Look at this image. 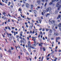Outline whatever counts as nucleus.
<instances>
[{
    "instance_id": "nucleus-60",
    "label": "nucleus",
    "mask_w": 61,
    "mask_h": 61,
    "mask_svg": "<svg viewBox=\"0 0 61 61\" xmlns=\"http://www.w3.org/2000/svg\"><path fill=\"white\" fill-rule=\"evenodd\" d=\"M28 43L29 44H30V42L29 41Z\"/></svg>"
},
{
    "instance_id": "nucleus-23",
    "label": "nucleus",
    "mask_w": 61,
    "mask_h": 61,
    "mask_svg": "<svg viewBox=\"0 0 61 61\" xmlns=\"http://www.w3.org/2000/svg\"><path fill=\"white\" fill-rule=\"evenodd\" d=\"M43 51H46V49H45V48L44 47L43 48Z\"/></svg>"
},
{
    "instance_id": "nucleus-28",
    "label": "nucleus",
    "mask_w": 61,
    "mask_h": 61,
    "mask_svg": "<svg viewBox=\"0 0 61 61\" xmlns=\"http://www.w3.org/2000/svg\"><path fill=\"white\" fill-rule=\"evenodd\" d=\"M32 38L33 39H36V38H35V37H32Z\"/></svg>"
},
{
    "instance_id": "nucleus-64",
    "label": "nucleus",
    "mask_w": 61,
    "mask_h": 61,
    "mask_svg": "<svg viewBox=\"0 0 61 61\" xmlns=\"http://www.w3.org/2000/svg\"><path fill=\"white\" fill-rule=\"evenodd\" d=\"M11 50H13L14 49L12 47H11Z\"/></svg>"
},
{
    "instance_id": "nucleus-22",
    "label": "nucleus",
    "mask_w": 61,
    "mask_h": 61,
    "mask_svg": "<svg viewBox=\"0 0 61 61\" xmlns=\"http://www.w3.org/2000/svg\"><path fill=\"white\" fill-rule=\"evenodd\" d=\"M34 12L35 14H36V13L37 12V11L36 10H34Z\"/></svg>"
},
{
    "instance_id": "nucleus-34",
    "label": "nucleus",
    "mask_w": 61,
    "mask_h": 61,
    "mask_svg": "<svg viewBox=\"0 0 61 61\" xmlns=\"http://www.w3.org/2000/svg\"><path fill=\"white\" fill-rule=\"evenodd\" d=\"M23 51L24 52H25L26 51V50L25 49H23Z\"/></svg>"
},
{
    "instance_id": "nucleus-2",
    "label": "nucleus",
    "mask_w": 61,
    "mask_h": 61,
    "mask_svg": "<svg viewBox=\"0 0 61 61\" xmlns=\"http://www.w3.org/2000/svg\"><path fill=\"white\" fill-rule=\"evenodd\" d=\"M59 2H58L56 4V6L57 7H61V5H59Z\"/></svg>"
},
{
    "instance_id": "nucleus-44",
    "label": "nucleus",
    "mask_w": 61,
    "mask_h": 61,
    "mask_svg": "<svg viewBox=\"0 0 61 61\" xmlns=\"http://www.w3.org/2000/svg\"><path fill=\"white\" fill-rule=\"evenodd\" d=\"M18 4L19 6H21V4H19L18 3Z\"/></svg>"
},
{
    "instance_id": "nucleus-59",
    "label": "nucleus",
    "mask_w": 61,
    "mask_h": 61,
    "mask_svg": "<svg viewBox=\"0 0 61 61\" xmlns=\"http://www.w3.org/2000/svg\"><path fill=\"white\" fill-rule=\"evenodd\" d=\"M59 52H61V50L60 49L58 51Z\"/></svg>"
},
{
    "instance_id": "nucleus-49",
    "label": "nucleus",
    "mask_w": 61,
    "mask_h": 61,
    "mask_svg": "<svg viewBox=\"0 0 61 61\" xmlns=\"http://www.w3.org/2000/svg\"><path fill=\"white\" fill-rule=\"evenodd\" d=\"M8 15H9V16H10V17H11H11H12V16H11L9 14H8Z\"/></svg>"
},
{
    "instance_id": "nucleus-57",
    "label": "nucleus",
    "mask_w": 61,
    "mask_h": 61,
    "mask_svg": "<svg viewBox=\"0 0 61 61\" xmlns=\"http://www.w3.org/2000/svg\"><path fill=\"white\" fill-rule=\"evenodd\" d=\"M37 8H38L39 9V8H40V6H38L37 7Z\"/></svg>"
},
{
    "instance_id": "nucleus-38",
    "label": "nucleus",
    "mask_w": 61,
    "mask_h": 61,
    "mask_svg": "<svg viewBox=\"0 0 61 61\" xmlns=\"http://www.w3.org/2000/svg\"><path fill=\"white\" fill-rule=\"evenodd\" d=\"M27 39H28V40H29V37H27Z\"/></svg>"
},
{
    "instance_id": "nucleus-31",
    "label": "nucleus",
    "mask_w": 61,
    "mask_h": 61,
    "mask_svg": "<svg viewBox=\"0 0 61 61\" xmlns=\"http://www.w3.org/2000/svg\"><path fill=\"white\" fill-rule=\"evenodd\" d=\"M49 13H50V14H52V11H49Z\"/></svg>"
},
{
    "instance_id": "nucleus-55",
    "label": "nucleus",
    "mask_w": 61,
    "mask_h": 61,
    "mask_svg": "<svg viewBox=\"0 0 61 61\" xmlns=\"http://www.w3.org/2000/svg\"><path fill=\"white\" fill-rule=\"evenodd\" d=\"M43 40H45V39L44 37H43Z\"/></svg>"
},
{
    "instance_id": "nucleus-15",
    "label": "nucleus",
    "mask_w": 61,
    "mask_h": 61,
    "mask_svg": "<svg viewBox=\"0 0 61 61\" xmlns=\"http://www.w3.org/2000/svg\"><path fill=\"white\" fill-rule=\"evenodd\" d=\"M8 28L10 31H11V28H10V27H9V26H8Z\"/></svg>"
},
{
    "instance_id": "nucleus-20",
    "label": "nucleus",
    "mask_w": 61,
    "mask_h": 61,
    "mask_svg": "<svg viewBox=\"0 0 61 61\" xmlns=\"http://www.w3.org/2000/svg\"><path fill=\"white\" fill-rule=\"evenodd\" d=\"M56 39L57 40H59V39H60V37H57Z\"/></svg>"
},
{
    "instance_id": "nucleus-3",
    "label": "nucleus",
    "mask_w": 61,
    "mask_h": 61,
    "mask_svg": "<svg viewBox=\"0 0 61 61\" xmlns=\"http://www.w3.org/2000/svg\"><path fill=\"white\" fill-rule=\"evenodd\" d=\"M33 7H34V5L32 4L30 5V8L31 11L33 10Z\"/></svg>"
},
{
    "instance_id": "nucleus-17",
    "label": "nucleus",
    "mask_w": 61,
    "mask_h": 61,
    "mask_svg": "<svg viewBox=\"0 0 61 61\" xmlns=\"http://www.w3.org/2000/svg\"><path fill=\"white\" fill-rule=\"evenodd\" d=\"M46 31H48L49 30H50V29H46Z\"/></svg>"
},
{
    "instance_id": "nucleus-1",
    "label": "nucleus",
    "mask_w": 61,
    "mask_h": 61,
    "mask_svg": "<svg viewBox=\"0 0 61 61\" xmlns=\"http://www.w3.org/2000/svg\"><path fill=\"white\" fill-rule=\"evenodd\" d=\"M50 10H51V8L49 7L46 9V12H48L49 11H50Z\"/></svg>"
},
{
    "instance_id": "nucleus-40",
    "label": "nucleus",
    "mask_w": 61,
    "mask_h": 61,
    "mask_svg": "<svg viewBox=\"0 0 61 61\" xmlns=\"http://www.w3.org/2000/svg\"><path fill=\"white\" fill-rule=\"evenodd\" d=\"M55 52H57V50L55 49Z\"/></svg>"
},
{
    "instance_id": "nucleus-6",
    "label": "nucleus",
    "mask_w": 61,
    "mask_h": 61,
    "mask_svg": "<svg viewBox=\"0 0 61 61\" xmlns=\"http://www.w3.org/2000/svg\"><path fill=\"white\" fill-rule=\"evenodd\" d=\"M26 7L27 8H29L30 7L29 6V5L28 3H26L25 4Z\"/></svg>"
},
{
    "instance_id": "nucleus-11",
    "label": "nucleus",
    "mask_w": 61,
    "mask_h": 61,
    "mask_svg": "<svg viewBox=\"0 0 61 61\" xmlns=\"http://www.w3.org/2000/svg\"><path fill=\"white\" fill-rule=\"evenodd\" d=\"M49 23L50 25H53V23L52 22V21H49Z\"/></svg>"
},
{
    "instance_id": "nucleus-63",
    "label": "nucleus",
    "mask_w": 61,
    "mask_h": 61,
    "mask_svg": "<svg viewBox=\"0 0 61 61\" xmlns=\"http://www.w3.org/2000/svg\"><path fill=\"white\" fill-rule=\"evenodd\" d=\"M54 38H51V40H54Z\"/></svg>"
},
{
    "instance_id": "nucleus-24",
    "label": "nucleus",
    "mask_w": 61,
    "mask_h": 61,
    "mask_svg": "<svg viewBox=\"0 0 61 61\" xmlns=\"http://www.w3.org/2000/svg\"><path fill=\"white\" fill-rule=\"evenodd\" d=\"M9 4H8V6H9V5H10V4H11V3H10V2H8Z\"/></svg>"
},
{
    "instance_id": "nucleus-45",
    "label": "nucleus",
    "mask_w": 61,
    "mask_h": 61,
    "mask_svg": "<svg viewBox=\"0 0 61 61\" xmlns=\"http://www.w3.org/2000/svg\"><path fill=\"white\" fill-rule=\"evenodd\" d=\"M40 34H41V35H42V31H40Z\"/></svg>"
},
{
    "instance_id": "nucleus-47",
    "label": "nucleus",
    "mask_w": 61,
    "mask_h": 61,
    "mask_svg": "<svg viewBox=\"0 0 61 61\" xmlns=\"http://www.w3.org/2000/svg\"><path fill=\"white\" fill-rule=\"evenodd\" d=\"M39 31H41L42 30V28H40L39 29Z\"/></svg>"
},
{
    "instance_id": "nucleus-18",
    "label": "nucleus",
    "mask_w": 61,
    "mask_h": 61,
    "mask_svg": "<svg viewBox=\"0 0 61 61\" xmlns=\"http://www.w3.org/2000/svg\"><path fill=\"white\" fill-rule=\"evenodd\" d=\"M49 32H50V33H52V30H51L50 29V30H49Z\"/></svg>"
},
{
    "instance_id": "nucleus-43",
    "label": "nucleus",
    "mask_w": 61,
    "mask_h": 61,
    "mask_svg": "<svg viewBox=\"0 0 61 61\" xmlns=\"http://www.w3.org/2000/svg\"><path fill=\"white\" fill-rule=\"evenodd\" d=\"M26 60L28 61V58L27 57H26Z\"/></svg>"
},
{
    "instance_id": "nucleus-61",
    "label": "nucleus",
    "mask_w": 61,
    "mask_h": 61,
    "mask_svg": "<svg viewBox=\"0 0 61 61\" xmlns=\"http://www.w3.org/2000/svg\"><path fill=\"white\" fill-rule=\"evenodd\" d=\"M8 22H10V19H8Z\"/></svg>"
},
{
    "instance_id": "nucleus-37",
    "label": "nucleus",
    "mask_w": 61,
    "mask_h": 61,
    "mask_svg": "<svg viewBox=\"0 0 61 61\" xmlns=\"http://www.w3.org/2000/svg\"><path fill=\"white\" fill-rule=\"evenodd\" d=\"M43 59H44V56H43L42 57L41 61H43Z\"/></svg>"
},
{
    "instance_id": "nucleus-32",
    "label": "nucleus",
    "mask_w": 61,
    "mask_h": 61,
    "mask_svg": "<svg viewBox=\"0 0 61 61\" xmlns=\"http://www.w3.org/2000/svg\"><path fill=\"white\" fill-rule=\"evenodd\" d=\"M20 42L21 43H23V41L22 40H21L20 41Z\"/></svg>"
},
{
    "instance_id": "nucleus-27",
    "label": "nucleus",
    "mask_w": 61,
    "mask_h": 61,
    "mask_svg": "<svg viewBox=\"0 0 61 61\" xmlns=\"http://www.w3.org/2000/svg\"><path fill=\"white\" fill-rule=\"evenodd\" d=\"M34 46H36V42L35 43H34Z\"/></svg>"
},
{
    "instance_id": "nucleus-19",
    "label": "nucleus",
    "mask_w": 61,
    "mask_h": 61,
    "mask_svg": "<svg viewBox=\"0 0 61 61\" xmlns=\"http://www.w3.org/2000/svg\"><path fill=\"white\" fill-rule=\"evenodd\" d=\"M56 26L55 27V28L56 29H57V26H58L57 25H56Z\"/></svg>"
},
{
    "instance_id": "nucleus-48",
    "label": "nucleus",
    "mask_w": 61,
    "mask_h": 61,
    "mask_svg": "<svg viewBox=\"0 0 61 61\" xmlns=\"http://www.w3.org/2000/svg\"><path fill=\"white\" fill-rule=\"evenodd\" d=\"M23 2L24 4H25V1L24 0H23Z\"/></svg>"
},
{
    "instance_id": "nucleus-29",
    "label": "nucleus",
    "mask_w": 61,
    "mask_h": 61,
    "mask_svg": "<svg viewBox=\"0 0 61 61\" xmlns=\"http://www.w3.org/2000/svg\"><path fill=\"white\" fill-rule=\"evenodd\" d=\"M56 1V0H52V2H55Z\"/></svg>"
},
{
    "instance_id": "nucleus-54",
    "label": "nucleus",
    "mask_w": 61,
    "mask_h": 61,
    "mask_svg": "<svg viewBox=\"0 0 61 61\" xmlns=\"http://www.w3.org/2000/svg\"><path fill=\"white\" fill-rule=\"evenodd\" d=\"M11 29H15V28L14 27H12L11 28Z\"/></svg>"
},
{
    "instance_id": "nucleus-30",
    "label": "nucleus",
    "mask_w": 61,
    "mask_h": 61,
    "mask_svg": "<svg viewBox=\"0 0 61 61\" xmlns=\"http://www.w3.org/2000/svg\"><path fill=\"white\" fill-rule=\"evenodd\" d=\"M55 24H54V25H52V27H53V28H54V27H55Z\"/></svg>"
},
{
    "instance_id": "nucleus-12",
    "label": "nucleus",
    "mask_w": 61,
    "mask_h": 61,
    "mask_svg": "<svg viewBox=\"0 0 61 61\" xmlns=\"http://www.w3.org/2000/svg\"><path fill=\"white\" fill-rule=\"evenodd\" d=\"M8 53H11V49H9V50L8 51Z\"/></svg>"
},
{
    "instance_id": "nucleus-52",
    "label": "nucleus",
    "mask_w": 61,
    "mask_h": 61,
    "mask_svg": "<svg viewBox=\"0 0 61 61\" xmlns=\"http://www.w3.org/2000/svg\"><path fill=\"white\" fill-rule=\"evenodd\" d=\"M39 46H41V44H40V43L39 44Z\"/></svg>"
},
{
    "instance_id": "nucleus-7",
    "label": "nucleus",
    "mask_w": 61,
    "mask_h": 61,
    "mask_svg": "<svg viewBox=\"0 0 61 61\" xmlns=\"http://www.w3.org/2000/svg\"><path fill=\"white\" fill-rule=\"evenodd\" d=\"M58 27H59V30L61 31V23H60L58 25Z\"/></svg>"
},
{
    "instance_id": "nucleus-26",
    "label": "nucleus",
    "mask_w": 61,
    "mask_h": 61,
    "mask_svg": "<svg viewBox=\"0 0 61 61\" xmlns=\"http://www.w3.org/2000/svg\"><path fill=\"white\" fill-rule=\"evenodd\" d=\"M18 11H21V9L20 8H19V9Z\"/></svg>"
},
{
    "instance_id": "nucleus-8",
    "label": "nucleus",
    "mask_w": 61,
    "mask_h": 61,
    "mask_svg": "<svg viewBox=\"0 0 61 61\" xmlns=\"http://www.w3.org/2000/svg\"><path fill=\"white\" fill-rule=\"evenodd\" d=\"M28 49H31V46H30V45H29V44L28 45Z\"/></svg>"
},
{
    "instance_id": "nucleus-51",
    "label": "nucleus",
    "mask_w": 61,
    "mask_h": 61,
    "mask_svg": "<svg viewBox=\"0 0 61 61\" xmlns=\"http://www.w3.org/2000/svg\"><path fill=\"white\" fill-rule=\"evenodd\" d=\"M22 7H24V6H25V5H22Z\"/></svg>"
},
{
    "instance_id": "nucleus-35",
    "label": "nucleus",
    "mask_w": 61,
    "mask_h": 61,
    "mask_svg": "<svg viewBox=\"0 0 61 61\" xmlns=\"http://www.w3.org/2000/svg\"><path fill=\"white\" fill-rule=\"evenodd\" d=\"M16 38H18V37H19V36L18 35H17L16 36Z\"/></svg>"
},
{
    "instance_id": "nucleus-33",
    "label": "nucleus",
    "mask_w": 61,
    "mask_h": 61,
    "mask_svg": "<svg viewBox=\"0 0 61 61\" xmlns=\"http://www.w3.org/2000/svg\"><path fill=\"white\" fill-rule=\"evenodd\" d=\"M45 28H43L42 30V31H45Z\"/></svg>"
},
{
    "instance_id": "nucleus-56",
    "label": "nucleus",
    "mask_w": 61,
    "mask_h": 61,
    "mask_svg": "<svg viewBox=\"0 0 61 61\" xmlns=\"http://www.w3.org/2000/svg\"><path fill=\"white\" fill-rule=\"evenodd\" d=\"M26 27H27V28L28 27V25H26Z\"/></svg>"
},
{
    "instance_id": "nucleus-62",
    "label": "nucleus",
    "mask_w": 61,
    "mask_h": 61,
    "mask_svg": "<svg viewBox=\"0 0 61 61\" xmlns=\"http://www.w3.org/2000/svg\"><path fill=\"white\" fill-rule=\"evenodd\" d=\"M11 32L12 33V34H13V33H14V31H11Z\"/></svg>"
},
{
    "instance_id": "nucleus-9",
    "label": "nucleus",
    "mask_w": 61,
    "mask_h": 61,
    "mask_svg": "<svg viewBox=\"0 0 61 61\" xmlns=\"http://www.w3.org/2000/svg\"><path fill=\"white\" fill-rule=\"evenodd\" d=\"M52 23L53 24H55V23H56V21L55 20H53L52 21Z\"/></svg>"
},
{
    "instance_id": "nucleus-10",
    "label": "nucleus",
    "mask_w": 61,
    "mask_h": 61,
    "mask_svg": "<svg viewBox=\"0 0 61 61\" xmlns=\"http://www.w3.org/2000/svg\"><path fill=\"white\" fill-rule=\"evenodd\" d=\"M2 14H3V15H4V16H6V15H5V12H2Z\"/></svg>"
},
{
    "instance_id": "nucleus-13",
    "label": "nucleus",
    "mask_w": 61,
    "mask_h": 61,
    "mask_svg": "<svg viewBox=\"0 0 61 61\" xmlns=\"http://www.w3.org/2000/svg\"><path fill=\"white\" fill-rule=\"evenodd\" d=\"M55 59L54 60V61H56V60H57L58 59V58H56L55 57L54 58Z\"/></svg>"
},
{
    "instance_id": "nucleus-21",
    "label": "nucleus",
    "mask_w": 61,
    "mask_h": 61,
    "mask_svg": "<svg viewBox=\"0 0 61 61\" xmlns=\"http://www.w3.org/2000/svg\"><path fill=\"white\" fill-rule=\"evenodd\" d=\"M60 7H58V10H60Z\"/></svg>"
},
{
    "instance_id": "nucleus-42",
    "label": "nucleus",
    "mask_w": 61,
    "mask_h": 61,
    "mask_svg": "<svg viewBox=\"0 0 61 61\" xmlns=\"http://www.w3.org/2000/svg\"><path fill=\"white\" fill-rule=\"evenodd\" d=\"M12 38H13V39H15V37L12 36Z\"/></svg>"
},
{
    "instance_id": "nucleus-53",
    "label": "nucleus",
    "mask_w": 61,
    "mask_h": 61,
    "mask_svg": "<svg viewBox=\"0 0 61 61\" xmlns=\"http://www.w3.org/2000/svg\"><path fill=\"white\" fill-rule=\"evenodd\" d=\"M55 13L56 14H57V11H56Z\"/></svg>"
},
{
    "instance_id": "nucleus-14",
    "label": "nucleus",
    "mask_w": 61,
    "mask_h": 61,
    "mask_svg": "<svg viewBox=\"0 0 61 61\" xmlns=\"http://www.w3.org/2000/svg\"><path fill=\"white\" fill-rule=\"evenodd\" d=\"M61 17V16L60 15H59V16H58L57 19H59V18H60Z\"/></svg>"
},
{
    "instance_id": "nucleus-58",
    "label": "nucleus",
    "mask_w": 61,
    "mask_h": 61,
    "mask_svg": "<svg viewBox=\"0 0 61 61\" xmlns=\"http://www.w3.org/2000/svg\"><path fill=\"white\" fill-rule=\"evenodd\" d=\"M47 4V3H46L45 4V6H46V5Z\"/></svg>"
},
{
    "instance_id": "nucleus-36",
    "label": "nucleus",
    "mask_w": 61,
    "mask_h": 61,
    "mask_svg": "<svg viewBox=\"0 0 61 61\" xmlns=\"http://www.w3.org/2000/svg\"><path fill=\"white\" fill-rule=\"evenodd\" d=\"M19 37L20 39H22V37L21 36H20Z\"/></svg>"
},
{
    "instance_id": "nucleus-39",
    "label": "nucleus",
    "mask_w": 61,
    "mask_h": 61,
    "mask_svg": "<svg viewBox=\"0 0 61 61\" xmlns=\"http://www.w3.org/2000/svg\"><path fill=\"white\" fill-rule=\"evenodd\" d=\"M14 36H15V35H16V34H15V31L14 32Z\"/></svg>"
},
{
    "instance_id": "nucleus-16",
    "label": "nucleus",
    "mask_w": 61,
    "mask_h": 61,
    "mask_svg": "<svg viewBox=\"0 0 61 61\" xmlns=\"http://www.w3.org/2000/svg\"><path fill=\"white\" fill-rule=\"evenodd\" d=\"M4 2H5V3L7 4V1H8V0H4Z\"/></svg>"
},
{
    "instance_id": "nucleus-4",
    "label": "nucleus",
    "mask_w": 61,
    "mask_h": 61,
    "mask_svg": "<svg viewBox=\"0 0 61 61\" xmlns=\"http://www.w3.org/2000/svg\"><path fill=\"white\" fill-rule=\"evenodd\" d=\"M58 35H59V34L57 33H54V36H57Z\"/></svg>"
},
{
    "instance_id": "nucleus-25",
    "label": "nucleus",
    "mask_w": 61,
    "mask_h": 61,
    "mask_svg": "<svg viewBox=\"0 0 61 61\" xmlns=\"http://www.w3.org/2000/svg\"><path fill=\"white\" fill-rule=\"evenodd\" d=\"M28 50L29 52H31V49H28Z\"/></svg>"
},
{
    "instance_id": "nucleus-50",
    "label": "nucleus",
    "mask_w": 61,
    "mask_h": 61,
    "mask_svg": "<svg viewBox=\"0 0 61 61\" xmlns=\"http://www.w3.org/2000/svg\"><path fill=\"white\" fill-rule=\"evenodd\" d=\"M50 54H49L48 55H47V56L48 57H49V56H50Z\"/></svg>"
},
{
    "instance_id": "nucleus-46",
    "label": "nucleus",
    "mask_w": 61,
    "mask_h": 61,
    "mask_svg": "<svg viewBox=\"0 0 61 61\" xmlns=\"http://www.w3.org/2000/svg\"><path fill=\"white\" fill-rule=\"evenodd\" d=\"M52 2H50L49 3V5H52Z\"/></svg>"
},
{
    "instance_id": "nucleus-41",
    "label": "nucleus",
    "mask_w": 61,
    "mask_h": 61,
    "mask_svg": "<svg viewBox=\"0 0 61 61\" xmlns=\"http://www.w3.org/2000/svg\"><path fill=\"white\" fill-rule=\"evenodd\" d=\"M27 19H28V20H31V19H30V18H28V17H27Z\"/></svg>"
},
{
    "instance_id": "nucleus-5",
    "label": "nucleus",
    "mask_w": 61,
    "mask_h": 61,
    "mask_svg": "<svg viewBox=\"0 0 61 61\" xmlns=\"http://www.w3.org/2000/svg\"><path fill=\"white\" fill-rule=\"evenodd\" d=\"M41 1L40 0H38L37 1V3L38 5H41Z\"/></svg>"
}]
</instances>
